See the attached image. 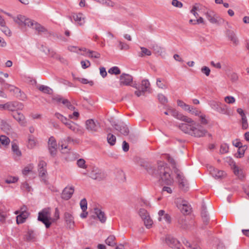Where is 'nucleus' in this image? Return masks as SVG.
Returning <instances> with one entry per match:
<instances>
[{"mask_svg":"<svg viewBox=\"0 0 249 249\" xmlns=\"http://www.w3.org/2000/svg\"><path fill=\"white\" fill-rule=\"evenodd\" d=\"M77 80L83 84H89V85L92 86L94 84L92 81H89L86 78H77Z\"/></svg>","mask_w":249,"mask_h":249,"instance_id":"58","label":"nucleus"},{"mask_svg":"<svg viewBox=\"0 0 249 249\" xmlns=\"http://www.w3.org/2000/svg\"><path fill=\"white\" fill-rule=\"evenodd\" d=\"M237 112L238 114L240 115L241 117V123L242 128L244 129H246L248 127V123L247 117L246 116L244 110L241 108H238L237 109Z\"/></svg>","mask_w":249,"mask_h":249,"instance_id":"23","label":"nucleus"},{"mask_svg":"<svg viewBox=\"0 0 249 249\" xmlns=\"http://www.w3.org/2000/svg\"><path fill=\"white\" fill-rule=\"evenodd\" d=\"M81 66L83 69H85L90 67V62L89 60L81 61Z\"/></svg>","mask_w":249,"mask_h":249,"instance_id":"62","label":"nucleus"},{"mask_svg":"<svg viewBox=\"0 0 249 249\" xmlns=\"http://www.w3.org/2000/svg\"><path fill=\"white\" fill-rule=\"evenodd\" d=\"M108 73L111 74L117 75L121 73L120 69L116 66L110 68L108 71Z\"/></svg>","mask_w":249,"mask_h":249,"instance_id":"44","label":"nucleus"},{"mask_svg":"<svg viewBox=\"0 0 249 249\" xmlns=\"http://www.w3.org/2000/svg\"><path fill=\"white\" fill-rule=\"evenodd\" d=\"M23 105L17 102H8L3 104V109L13 112H16L17 109L22 108Z\"/></svg>","mask_w":249,"mask_h":249,"instance_id":"12","label":"nucleus"},{"mask_svg":"<svg viewBox=\"0 0 249 249\" xmlns=\"http://www.w3.org/2000/svg\"><path fill=\"white\" fill-rule=\"evenodd\" d=\"M165 243L171 248L179 249V242L170 235H167L165 238Z\"/></svg>","mask_w":249,"mask_h":249,"instance_id":"13","label":"nucleus"},{"mask_svg":"<svg viewBox=\"0 0 249 249\" xmlns=\"http://www.w3.org/2000/svg\"><path fill=\"white\" fill-rule=\"evenodd\" d=\"M37 143V141L35 137L33 135H29L28 137L27 147L28 148L33 149L35 147Z\"/></svg>","mask_w":249,"mask_h":249,"instance_id":"28","label":"nucleus"},{"mask_svg":"<svg viewBox=\"0 0 249 249\" xmlns=\"http://www.w3.org/2000/svg\"><path fill=\"white\" fill-rule=\"evenodd\" d=\"M64 218L67 227L70 229L72 228L74 226V222L72 215L69 213L66 212L64 213Z\"/></svg>","mask_w":249,"mask_h":249,"instance_id":"24","label":"nucleus"},{"mask_svg":"<svg viewBox=\"0 0 249 249\" xmlns=\"http://www.w3.org/2000/svg\"><path fill=\"white\" fill-rule=\"evenodd\" d=\"M14 21L20 26H27L35 29L38 33L44 32L46 29L36 21L24 16L18 15L13 18Z\"/></svg>","mask_w":249,"mask_h":249,"instance_id":"3","label":"nucleus"},{"mask_svg":"<svg viewBox=\"0 0 249 249\" xmlns=\"http://www.w3.org/2000/svg\"><path fill=\"white\" fill-rule=\"evenodd\" d=\"M0 29L6 36H11V32L10 29L6 26V23L4 24V26L2 25L0 27Z\"/></svg>","mask_w":249,"mask_h":249,"instance_id":"46","label":"nucleus"},{"mask_svg":"<svg viewBox=\"0 0 249 249\" xmlns=\"http://www.w3.org/2000/svg\"><path fill=\"white\" fill-rule=\"evenodd\" d=\"M158 98L160 102L162 104H165L168 102L167 98L162 94H159L158 95Z\"/></svg>","mask_w":249,"mask_h":249,"instance_id":"51","label":"nucleus"},{"mask_svg":"<svg viewBox=\"0 0 249 249\" xmlns=\"http://www.w3.org/2000/svg\"><path fill=\"white\" fill-rule=\"evenodd\" d=\"M229 151V147L226 144H222L220 146V152L221 154H225L228 152Z\"/></svg>","mask_w":249,"mask_h":249,"instance_id":"59","label":"nucleus"},{"mask_svg":"<svg viewBox=\"0 0 249 249\" xmlns=\"http://www.w3.org/2000/svg\"><path fill=\"white\" fill-rule=\"evenodd\" d=\"M188 112L190 113L191 114L196 116H199V115L201 113V112L199 110L191 106L190 107V109L188 110Z\"/></svg>","mask_w":249,"mask_h":249,"instance_id":"41","label":"nucleus"},{"mask_svg":"<svg viewBox=\"0 0 249 249\" xmlns=\"http://www.w3.org/2000/svg\"><path fill=\"white\" fill-rule=\"evenodd\" d=\"M54 116L64 124H65V123H67L69 120L66 117L60 114L59 113H55Z\"/></svg>","mask_w":249,"mask_h":249,"instance_id":"45","label":"nucleus"},{"mask_svg":"<svg viewBox=\"0 0 249 249\" xmlns=\"http://www.w3.org/2000/svg\"><path fill=\"white\" fill-rule=\"evenodd\" d=\"M10 142V140L8 137L5 135H1L0 136V144H1L3 146H8Z\"/></svg>","mask_w":249,"mask_h":249,"instance_id":"33","label":"nucleus"},{"mask_svg":"<svg viewBox=\"0 0 249 249\" xmlns=\"http://www.w3.org/2000/svg\"><path fill=\"white\" fill-rule=\"evenodd\" d=\"M147 170L149 174L164 184L168 185L173 184L174 178L171 176L172 171L166 163L163 161L159 162L155 169L148 168Z\"/></svg>","mask_w":249,"mask_h":249,"instance_id":"2","label":"nucleus"},{"mask_svg":"<svg viewBox=\"0 0 249 249\" xmlns=\"http://www.w3.org/2000/svg\"><path fill=\"white\" fill-rule=\"evenodd\" d=\"M68 128L71 129L73 132L78 134L83 133V130L82 128L77 124L73 123V122L68 120L65 124Z\"/></svg>","mask_w":249,"mask_h":249,"instance_id":"15","label":"nucleus"},{"mask_svg":"<svg viewBox=\"0 0 249 249\" xmlns=\"http://www.w3.org/2000/svg\"><path fill=\"white\" fill-rule=\"evenodd\" d=\"M175 202L177 207L183 214H187L190 212V206L186 200L181 198H178L175 200Z\"/></svg>","mask_w":249,"mask_h":249,"instance_id":"7","label":"nucleus"},{"mask_svg":"<svg viewBox=\"0 0 249 249\" xmlns=\"http://www.w3.org/2000/svg\"><path fill=\"white\" fill-rule=\"evenodd\" d=\"M94 213L97 217L98 219L102 223H105L106 221L107 217L104 212L98 208L94 209Z\"/></svg>","mask_w":249,"mask_h":249,"instance_id":"26","label":"nucleus"},{"mask_svg":"<svg viewBox=\"0 0 249 249\" xmlns=\"http://www.w3.org/2000/svg\"><path fill=\"white\" fill-rule=\"evenodd\" d=\"M150 87V83L148 80H143L142 81L141 86L140 89L143 90L145 92Z\"/></svg>","mask_w":249,"mask_h":249,"instance_id":"40","label":"nucleus"},{"mask_svg":"<svg viewBox=\"0 0 249 249\" xmlns=\"http://www.w3.org/2000/svg\"><path fill=\"white\" fill-rule=\"evenodd\" d=\"M115 130L119 131L121 134L124 136H127L129 133V130L126 125L121 123L114 125Z\"/></svg>","mask_w":249,"mask_h":249,"instance_id":"18","label":"nucleus"},{"mask_svg":"<svg viewBox=\"0 0 249 249\" xmlns=\"http://www.w3.org/2000/svg\"><path fill=\"white\" fill-rule=\"evenodd\" d=\"M204 14L208 20L212 24H219L224 21V20L213 10L208 9Z\"/></svg>","mask_w":249,"mask_h":249,"instance_id":"6","label":"nucleus"},{"mask_svg":"<svg viewBox=\"0 0 249 249\" xmlns=\"http://www.w3.org/2000/svg\"><path fill=\"white\" fill-rule=\"evenodd\" d=\"M209 105L212 109L221 114L228 116L231 114L229 107L226 105L223 104L220 102L211 101L209 103Z\"/></svg>","mask_w":249,"mask_h":249,"instance_id":"4","label":"nucleus"},{"mask_svg":"<svg viewBox=\"0 0 249 249\" xmlns=\"http://www.w3.org/2000/svg\"><path fill=\"white\" fill-rule=\"evenodd\" d=\"M142 220L144 222L145 226L147 229H150L152 227V226L153 224V222L152 219L151 218L150 215H147V217H144V218H143Z\"/></svg>","mask_w":249,"mask_h":249,"instance_id":"31","label":"nucleus"},{"mask_svg":"<svg viewBox=\"0 0 249 249\" xmlns=\"http://www.w3.org/2000/svg\"><path fill=\"white\" fill-rule=\"evenodd\" d=\"M201 71L202 72L204 73L207 76H209L211 71L210 69L208 67L206 66L203 67L201 69Z\"/></svg>","mask_w":249,"mask_h":249,"instance_id":"64","label":"nucleus"},{"mask_svg":"<svg viewBox=\"0 0 249 249\" xmlns=\"http://www.w3.org/2000/svg\"><path fill=\"white\" fill-rule=\"evenodd\" d=\"M89 177L95 180H101L105 178L104 173L98 167L93 166L92 167Z\"/></svg>","mask_w":249,"mask_h":249,"instance_id":"9","label":"nucleus"},{"mask_svg":"<svg viewBox=\"0 0 249 249\" xmlns=\"http://www.w3.org/2000/svg\"><path fill=\"white\" fill-rule=\"evenodd\" d=\"M48 149L51 156L54 157L57 153V145L55 138L52 136L48 141Z\"/></svg>","mask_w":249,"mask_h":249,"instance_id":"11","label":"nucleus"},{"mask_svg":"<svg viewBox=\"0 0 249 249\" xmlns=\"http://www.w3.org/2000/svg\"><path fill=\"white\" fill-rule=\"evenodd\" d=\"M177 174V179L178 182L179 188L184 191H186L188 188V183L182 173L178 170L176 171Z\"/></svg>","mask_w":249,"mask_h":249,"instance_id":"8","label":"nucleus"},{"mask_svg":"<svg viewBox=\"0 0 249 249\" xmlns=\"http://www.w3.org/2000/svg\"><path fill=\"white\" fill-rule=\"evenodd\" d=\"M107 140L111 145H113L116 142V137L113 134L109 133L107 135Z\"/></svg>","mask_w":249,"mask_h":249,"instance_id":"43","label":"nucleus"},{"mask_svg":"<svg viewBox=\"0 0 249 249\" xmlns=\"http://www.w3.org/2000/svg\"><path fill=\"white\" fill-rule=\"evenodd\" d=\"M139 215L142 219L144 217H147V215H149V214L147 211L144 209H140L139 212Z\"/></svg>","mask_w":249,"mask_h":249,"instance_id":"54","label":"nucleus"},{"mask_svg":"<svg viewBox=\"0 0 249 249\" xmlns=\"http://www.w3.org/2000/svg\"><path fill=\"white\" fill-rule=\"evenodd\" d=\"M12 149L14 154L17 156H20L21 155V151L19 150V148L17 144L15 142H12Z\"/></svg>","mask_w":249,"mask_h":249,"instance_id":"36","label":"nucleus"},{"mask_svg":"<svg viewBox=\"0 0 249 249\" xmlns=\"http://www.w3.org/2000/svg\"><path fill=\"white\" fill-rule=\"evenodd\" d=\"M158 220L161 221L163 220L166 223H170L171 222V217L168 214H165L163 210H160L158 212Z\"/></svg>","mask_w":249,"mask_h":249,"instance_id":"25","label":"nucleus"},{"mask_svg":"<svg viewBox=\"0 0 249 249\" xmlns=\"http://www.w3.org/2000/svg\"><path fill=\"white\" fill-rule=\"evenodd\" d=\"M77 166L83 169H86L87 166L86 164V161L83 159H80L77 161Z\"/></svg>","mask_w":249,"mask_h":249,"instance_id":"48","label":"nucleus"},{"mask_svg":"<svg viewBox=\"0 0 249 249\" xmlns=\"http://www.w3.org/2000/svg\"><path fill=\"white\" fill-rule=\"evenodd\" d=\"M157 86L160 89H166V85L161 82V80L160 78H158L157 79V82H156Z\"/></svg>","mask_w":249,"mask_h":249,"instance_id":"61","label":"nucleus"},{"mask_svg":"<svg viewBox=\"0 0 249 249\" xmlns=\"http://www.w3.org/2000/svg\"><path fill=\"white\" fill-rule=\"evenodd\" d=\"M206 210V207L204 206H203L201 213V216H202V218L203 219L204 221L207 222L208 221L209 216H208L207 212Z\"/></svg>","mask_w":249,"mask_h":249,"instance_id":"42","label":"nucleus"},{"mask_svg":"<svg viewBox=\"0 0 249 249\" xmlns=\"http://www.w3.org/2000/svg\"><path fill=\"white\" fill-rule=\"evenodd\" d=\"M227 35L229 39L230 40L234 45L238 44V39L233 31L231 30H228L227 31Z\"/></svg>","mask_w":249,"mask_h":249,"instance_id":"27","label":"nucleus"},{"mask_svg":"<svg viewBox=\"0 0 249 249\" xmlns=\"http://www.w3.org/2000/svg\"><path fill=\"white\" fill-rule=\"evenodd\" d=\"M0 128L6 133L9 132L11 129V126L1 118H0Z\"/></svg>","mask_w":249,"mask_h":249,"instance_id":"29","label":"nucleus"},{"mask_svg":"<svg viewBox=\"0 0 249 249\" xmlns=\"http://www.w3.org/2000/svg\"><path fill=\"white\" fill-rule=\"evenodd\" d=\"M72 17L78 25L83 26L85 24L86 17L83 13H74Z\"/></svg>","mask_w":249,"mask_h":249,"instance_id":"20","label":"nucleus"},{"mask_svg":"<svg viewBox=\"0 0 249 249\" xmlns=\"http://www.w3.org/2000/svg\"><path fill=\"white\" fill-rule=\"evenodd\" d=\"M21 188L23 190L28 192H29L32 190V188L27 182L23 183L21 186Z\"/></svg>","mask_w":249,"mask_h":249,"instance_id":"57","label":"nucleus"},{"mask_svg":"<svg viewBox=\"0 0 249 249\" xmlns=\"http://www.w3.org/2000/svg\"><path fill=\"white\" fill-rule=\"evenodd\" d=\"M51 210L49 208H45L43 209L38 213V220L41 221L47 228L50 227L51 225Z\"/></svg>","mask_w":249,"mask_h":249,"instance_id":"5","label":"nucleus"},{"mask_svg":"<svg viewBox=\"0 0 249 249\" xmlns=\"http://www.w3.org/2000/svg\"><path fill=\"white\" fill-rule=\"evenodd\" d=\"M9 90L10 91V92L13 93L16 96H18V94L20 92V90L18 88L12 85L11 87L10 88Z\"/></svg>","mask_w":249,"mask_h":249,"instance_id":"50","label":"nucleus"},{"mask_svg":"<svg viewBox=\"0 0 249 249\" xmlns=\"http://www.w3.org/2000/svg\"><path fill=\"white\" fill-rule=\"evenodd\" d=\"M224 101L227 104H233L235 103V99L233 96H227L225 97Z\"/></svg>","mask_w":249,"mask_h":249,"instance_id":"53","label":"nucleus"},{"mask_svg":"<svg viewBox=\"0 0 249 249\" xmlns=\"http://www.w3.org/2000/svg\"><path fill=\"white\" fill-rule=\"evenodd\" d=\"M86 56L90 58H99L101 57V54L98 52L89 50L87 51Z\"/></svg>","mask_w":249,"mask_h":249,"instance_id":"32","label":"nucleus"},{"mask_svg":"<svg viewBox=\"0 0 249 249\" xmlns=\"http://www.w3.org/2000/svg\"><path fill=\"white\" fill-rule=\"evenodd\" d=\"M234 173L240 179H243L244 178V174L242 170L239 169L238 167L235 166L233 169Z\"/></svg>","mask_w":249,"mask_h":249,"instance_id":"38","label":"nucleus"},{"mask_svg":"<svg viewBox=\"0 0 249 249\" xmlns=\"http://www.w3.org/2000/svg\"><path fill=\"white\" fill-rule=\"evenodd\" d=\"M67 142H72L73 143H78V141L76 140H73L70 137H68L66 139L62 140L60 141L61 147L62 149H67L68 146L65 144Z\"/></svg>","mask_w":249,"mask_h":249,"instance_id":"30","label":"nucleus"},{"mask_svg":"<svg viewBox=\"0 0 249 249\" xmlns=\"http://www.w3.org/2000/svg\"><path fill=\"white\" fill-rule=\"evenodd\" d=\"M169 112L174 117L184 122L178 125L179 128L184 133L197 138L202 137L206 135L207 131L192 118L183 115L174 109H169Z\"/></svg>","mask_w":249,"mask_h":249,"instance_id":"1","label":"nucleus"},{"mask_svg":"<svg viewBox=\"0 0 249 249\" xmlns=\"http://www.w3.org/2000/svg\"><path fill=\"white\" fill-rule=\"evenodd\" d=\"M12 116L18 122V123L22 126H25L26 124V121L24 116L16 111L12 113Z\"/></svg>","mask_w":249,"mask_h":249,"instance_id":"21","label":"nucleus"},{"mask_svg":"<svg viewBox=\"0 0 249 249\" xmlns=\"http://www.w3.org/2000/svg\"><path fill=\"white\" fill-rule=\"evenodd\" d=\"M183 244L185 245L186 248H191L192 249H196L197 248L196 246H194L188 242L186 239H184L183 241Z\"/></svg>","mask_w":249,"mask_h":249,"instance_id":"63","label":"nucleus"},{"mask_svg":"<svg viewBox=\"0 0 249 249\" xmlns=\"http://www.w3.org/2000/svg\"><path fill=\"white\" fill-rule=\"evenodd\" d=\"M198 117L200 118V121L202 124L206 125L208 124V121L206 118V116L205 114L201 113Z\"/></svg>","mask_w":249,"mask_h":249,"instance_id":"49","label":"nucleus"},{"mask_svg":"<svg viewBox=\"0 0 249 249\" xmlns=\"http://www.w3.org/2000/svg\"><path fill=\"white\" fill-rule=\"evenodd\" d=\"M62 104L65 105L69 109L73 110L74 109V107L66 99L62 100Z\"/></svg>","mask_w":249,"mask_h":249,"instance_id":"52","label":"nucleus"},{"mask_svg":"<svg viewBox=\"0 0 249 249\" xmlns=\"http://www.w3.org/2000/svg\"><path fill=\"white\" fill-rule=\"evenodd\" d=\"M74 191V187L72 186L65 187L63 190L61 194L62 198L65 200L69 199L73 195Z\"/></svg>","mask_w":249,"mask_h":249,"instance_id":"17","label":"nucleus"},{"mask_svg":"<svg viewBox=\"0 0 249 249\" xmlns=\"http://www.w3.org/2000/svg\"><path fill=\"white\" fill-rule=\"evenodd\" d=\"M198 4L196 3L193 6L192 9L190 11L191 13L196 18L198 17V14L196 12V11L198 10Z\"/></svg>","mask_w":249,"mask_h":249,"instance_id":"47","label":"nucleus"},{"mask_svg":"<svg viewBox=\"0 0 249 249\" xmlns=\"http://www.w3.org/2000/svg\"><path fill=\"white\" fill-rule=\"evenodd\" d=\"M247 146L246 145H244V146L242 145L240 147L238 148V156L239 158L242 157L244 155L245 151L247 149Z\"/></svg>","mask_w":249,"mask_h":249,"instance_id":"56","label":"nucleus"},{"mask_svg":"<svg viewBox=\"0 0 249 249\" xmlns=\"http://www.w3.org/2000/svg\"><path fill=\"white\" fill-rule=\"evenodd\" d=\"M86 128L90 132H96L98 128V124L93 120L89 119L86 121Z\"/></svg>","mask_w":249,"mask_h":249,"instance_id":"19","label":"nucleus"},{"mask_svg":"<svg viewBox=\"0 0 249 249\" xmlns=\"http://www.w3.org/2000/svg\"><path fill=\"white\" fill-rule=\"evenodd\" d=\"M132 81V76L128 74L122 73L120 77V85L121 86L130 85Z\"/></svg>","mask_w":249,"mask_h":249,"instance_id":"16","label":"nucleus"},{"mask_svg":"<svg viewBox=\"0 0 249 249\" xmlns=\"http://www.w3.org/2000/svg\"><path fill=\"white\" fill-rule=\"evenodd\" d=\"M46 166L47 163L43 160L40 161L38 165L39 176L42 178V180L45 183L46 182V175L47 173Z\"/></svg>","mask_w":249,"mask_h":249,"instance_id":"10","label":"nucleus"},{"mask_svg":"<svg viewBox=\"0 0 249 249\" xmlns=\"http://www.w3.org/2000/svg\"><path fill=\"white\" fill-rule=\"evenodd\" d=\"M115 237L114 235H110L106 240L105 242L107 245L111 247L116 245L115 242Z\"/></svg>","mask_w":249,"mask_h":249,"instance_id":"34","label":"nucleus"},{"mask_svg":"<svg viewBox=\"0 0 249 249\" xmlns=\"http://www.w3.org/2000/svg\"><path fill=\"white\" fill-rule=\"evenodd\" d=\"M208 170L210 174L215 178H220L224 176V172L223 171L219 170L212 166H210Z\"/></svg>","mask_w":249,"mask_h":249,"instance_id":"22","label":"nucleus"},{"mask_svg":"<svg viewBox=\"0 0 249 249\" xmlns=\"http://www.w3.org/2000/svg\"><path fill=\"white\" fill-rule=\"evenodd\" d=\"M141 52L138 53L140 57H143L144 55L150 56L151 55V52L147 48L143 47H141Z\"/></svg>","mask_w":249,"mask_h":249,"instance_id":"35","label":"nucleus"},{"mask_svg":"<svg viewBox=\"0 0 249 249\" xmlns=\"http://www.w3.org/2000/svg\"><path fill=\"white\" fill-rule=\"evenodd\" d=\"M80 205L82 211H86L87 209V201L86 198L82 199L80 202Z\"/></svg>","mask_w":249,"mask_h":249,"instance_id":"55","label":"nucleus"},{"mask_svg":"<svg viewBox=\"0 0 249 249\" xmlns=\"http://www.w3.org/2000/svg\"><path fill=\"white\" fill-rule=\"evenodd\" d=\"M177 104L179 107H181L183 109H184L185 111H188V110L190 109L191 106L186 104L181 100H178Z\"/></svg>","mask_w":249,"mask_h":249,"instance_id":"39","label":"nucleus"},{"mask_svg":"<svg viewBox=\"0 0 249 249\" xmlns=\"http://www.w3.org/2000/svg\"><path fill=\"white\" fill-rule=\"evenodd\" d=\"M172 4L174 7L177 8H181L183 6V4L178 0H172Z\"/></svg>","mask_w":249,"mask_h":249,"instance_id":"60","label":"nucleus"},{"mask_svg":"<svg viewBox=\"0 0 249 249\" xmlns=\"http://www.w3.org/2000/svg\"><path fill=\"white\" fill-rule=\"evenodd\" d=\"M38 89L43 93L51 94L52 93V89L48 86L40 85L38 87Z\"/></svg>","mask_w":249,"mask_h":249,"instance_id":"37","label":"nucleus"},{"mask_svg":"<svg viewBox=\"0 0 249 249\" xmlns=\"http://www.w3.org/2000/svg\"><path fill=\"white\" fill-rule=\"evenodd\" d=\"M29 213L27 211V208L23 206L20 209V214L17 216V223L18 224L24 223L29 216Z\"/></svg>","mask_w":249,"mask_h":249,"instance_id":"14","label":"nucleus"}]
</instances>
